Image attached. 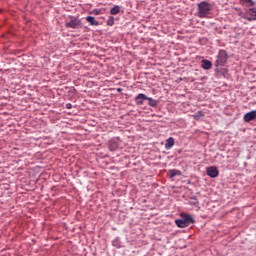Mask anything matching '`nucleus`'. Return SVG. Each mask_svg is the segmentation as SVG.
<instances>
[{"mask_svg": "<svg viewBox=\"0 0 256 256\" xmlns=\"http://www.w3.org/2000/svg\"><path fill=\"white\" fill-rule=\"evenodd\" d=\"M193 223H195V220L189 214L182 215V217L180 219L175 220V224L177 225V227H180V229L189 227V225H191Z\"/></svg>", "mask_w": 256, "mask_h": 256, "instance_id": "f257e3e1", "label": "nucleus"}, {"mask_svg": "<svg viewBox=\"0 0 256 256\" xmlns=\"http://www.w3.org/2000/svg\"><path fill=\"white\" fill-rule=\"evenodd\" d=\"M210 11L211 4H209L208 2L203 1L198 4V17H200L201 19L209 15Z\"/></svg>", "mask_w": 256, "mask_h": 256, "instance_id": "f03ea898", "label": "nucleus"}, {"mask_svg": "<svg viewBox=\"0 0 256 256\" xmlns=\"http://www.w3.org/2000/svg\"><path fill=\"white\" fill-rule=\"evenodd\" d=\"M227 59H229L227 51L220 50L218 53L217 60H216V67H223V65H225V63H227Z\"/></svg>", "mask_w": 256, "mask_h": 256, "instance_id": "7ed1b4c3", "label": "nucleus"}, {"mask_svg": "<svg viewBox=\"0 0 256 256\" xmlns=\"http://www.w3.org/2000/svg\"><path fill=\"white\" fill-rule=\"evenodd\" d=\"M81 25V20L75 16H70V20L65 23L67 29H77Z\"/></svg>", "mask_w": 256, "mask_h": 256, "instance_id": "20e7f679", "label": "nucleus"}, {"mask_svg": "<svg viewBox=\"0 0 256 256\" xmlns=\"http://www.w3.org/2000/svg\"><path fill=\"white\" fill-rule=\"evenodd\" d=\"M243 119L246 123H251V121H255L256 119V110H252L244 114Z\"/></svg>", "mask_w": 256, "mask_h": 256, "instance_id": "39448f33", "label": "nucleus"}, {"mask_svg": "<svg viewBox=\"0 0 256 256\" xmlns=\"http://www.w3.org/2000/svg\"><path fill=\"white\" fill-rule=\"evenodd\" d=\"M206 173L208 177H211L212 179H215V177H219V170H217V167L215 166L208 167Z\"/></svg>", "mask_w": 256, "mask_h": 256, "instance_id": "423d86ee", "label": "nucleus"}, {"mask_svg": "<svg viewBox=\"0 0 256 256\" xmlns=\"http://www.w3.org/2000/svg\"><path fill=\"white\" fill-rule=\"evenodd\" d=\"M246 17L248 21H256V9L250 8L246 13Z\"/></svg>", "mask_w": 256, "mask_h": 256, "instance_id": "0eeeda50", "label": "nucleus"}, {"mask_svg": "<svg viewBox=\"0 0 256 256\" xmlns=\"http://www.w3.org/2000/svg\"><path fill=\"white\" fill-rule=\"evenodd\" d=\"M147 99H149V97L143 93L138 94L135 97V101H136L137 105H143V101H147Z\"/></svg>", "mask_w": 256, "mask_h": 256, "instance_id": "6e6552de", "label": "nucleus"}, {"mask_svg": "<svg viewBox=\"0 0 256 256\" xmlns=\"http://www.w3.org/2000/svg\"><path fill=\"white\" fill-rule=\"evenodd\" d=\"M201 67H202V69L209 71V69H211V67H213V63H211V61H209V60H202Z\"/></svg>", "mask_w": 256, "mask_h": 256, "instance_id": "1a4fd4ad", "label": "nucleus"}, {"mask_svg": "<svg viewBox=\"0 0 256 256\" xmlns=\"http://www.w3.org/2000/svg\"><path fill=\"white\" fill-rule=\"evenodd\" d=\"M86 21H87L90 25H92V26H94V27H97V25H99V22H98L97 20H95V17H93V16H87V17H86Z\"/></svg>", "mask_w": 256, "mask_h": 256, "instance_id": "9d476101", "label": "nucleus"}, {"mask_svg": "<svg viewBox=\"0 0 256 256\" xmlns=\"http://www.w3.org/2000/svg\"><path fill=\"white\" fill-rule=\"evenodd\" d=\"M175 145V139L170 137L166 140L165 149H171Z\"/></svg>", "mask_w": 256, "mask_h": 256, "instance_id": "9b49d317", "label": "nucleus"}, {"mask_svg": "<svg viewBox=\"0 0 256 256\" xmlns=\"http://www.w3.org/2000/svg\"><path fill=\"white\" fill-rule=\"evenodd\" d=\"M119 13H121V6H119V5H115L110 10V15H119Z\"/></svg>", "mask_w": 256, "mask_h": 256, "instance_id": "f8f14e48", "label": "nucleus"}, {"mask_svg": "<svg viewBox=\"0 0 256 256\" xmlns=\"http://www.w3.org/2000/svg\"><path fill=\"white\" fill-rule=\"evenodd\" d=\"M189 205H192V207H197V205H199V200H197L195 197H192L189 201Z\"/></svg>", "mask_w": 256, "mask_h": 256, "instance_id": "ddd939ff", "label": "nucleus"}, {"mask_svg": "<svg viewBox=\"0 0 256 256\" xmlns=\"http://www.w3.org/2000/svg\"><path fill=\"white\" fill-rule=\"evenodd\" d=\"M107 25H109V27H113V25H115V18L113 16H109Z\"/></svg>", "mask_w": 256, "mask_h": 256, "instance_id": "4468645a", "label": "nucleus"}, {"mask_svg": "<svg viewBox=\"0 0 256 256\" xmlns=\"http://www.w3.org/2000/svg\"><path fill=\"white\" fill-rule=\"evenodd\" d=\"M147 101H149L150 107H157V101L154 100L153 98H147Z\"/></svg>", "mask_w": 256, "mask_h": 256, "instance_id": "2eb2a0df", "label": "nucleus"}, {"mask_svg": "<svg viewBox=\"0 0 256 256\" xmlns=\"http://www.w3.org/2000/svg\"><path fill=\"white\" fill-rule=\"evenodd\" d=\"M240 3H249V5H251V7H253V5H255V2H253V0H240Z\"/></svg>", "mask_w": 256, "mask_h": 256, "instance_id": "dca6fc26", "label": "nucleus"}, {"mask_svg": "<svg viewBox=\"0 0 256 256\" xmlns=\"http://www.w3.org/2000/svg\"><path fill=\"white\" fill-rule=\"evenodd\" d=\"M177 175V170H170V177H175Z\"/></svg>", "mask_w": 256, "mask_h": 256, "instance_id": "f3484780", "label": "nucleus"}, {"mask_svg": "<svg viewBox=\"0 0 256 256\" xmlns=\"http://www.w3.org/2000/svg\"><path fill=\"white\" fill-rule=\"evenodd\" d=\"M66 109H73V105L71 103L66 104Z\"/></svg>", "mask_w": 256, "mask_h": 256, "instance_id": "a211bd4d", "label": "nucleus"}, {"mask_svg": "<svg viewBox=\"0 0 256 256\" xmlns=\"http://www.w3.org/2000/svg\"><path fill=\"white\" fill-rule=\"evenodd\" d=\"M117 91H118V93H121V88H118Z\"/></svg>", "mask_w": 256, "mask_h": 256, "instance_id": "6ab92c4d", "label": "nucleus"}]
</instances>
